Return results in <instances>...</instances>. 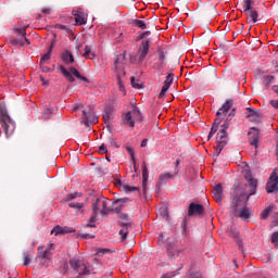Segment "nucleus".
Instances as JSON below:
<instances>
[{"instance_id":"15","label":"nucleus","mask_w":278,"mask_h":278,"mask_svg":"<svg viewBox=\"0 0 278 278\" xmlns=\"http://www.w3.org/2000/svg\"><path fill=\"white\" fill-rule=\"evenodd\" d=\"M51 233H54V236H64V233H75V229L58 225L52 229Z\"/></svg>"},{"instance_id":"27","label":"nucleus","mask_w":278,"mask_h":278,"mask_svg":"<svg viewBox=\"0 0 278 278\" xmlns=\"http://www.w3.org/2000/svg\"><path fill=\"white\" fill-rule=\"evenodd\" d=\"M52 247H53V243H51L50 248H47L43 253L39 252L38 256L41 257V260H51V255H53V253L51 252Z\"/></svg>"},{"instance_id":"12","label":"nucleus","mask_w":278,"mask_h":278,"mask_svg":"<svg viewBox=\"0 0 278 278\" xmlns=\"http://www.w3.org/2000/svg\"><path fill=\"white\" fill-rule=\"evenodd\" d=\"M248 138L251 147H255V149H257V144L260 143V130L252 127L251 131L248 132Z\"/></svg>"},{"instance_id":"54","label":"nucleus","mask_w":278,"mask_h":278,"mask_svg":"<svg viewBox=\"0 0 278 278\" xmlns=\"http://www.w3.org/2000/svg\"><path fill=\"white\" fill-rule=\"evenodd\" d=\"M41 12H42V14H51V9H49V8H43V9L41 10Z\"/></svg>"},{"instance_id":"55","label":"nucleus","mask_w":278,"mask_h":278,"mask_svg":"<svg viewBox=\"0 0 278 278\" xmlns=\"http://www.w3.org/2000/svg\"><path fill=\"white\" fill-rule=\"evenodd\" d=\"M273 79H275V76H267L266 77L267 84H271Z\"/></svg>"},{"instance_id":"23","label":"nucleus","mask_w":278,"mask_h":278,"mask_svg":"<svg viewBox=\"0 0 278 278\" xmlns=\"http://www.w3.org/2000/svg\"><path fill=\"white\" fill-rule=\"evenodd\" d=\"M168 179H175V174H170L168 172L161 174L159 177V185L164 186Z\"/></svg>"},{"instance_id":"13","label":"nucleus","mask_w":278,"mask_h":278,"mask_svg":"<svg viewBox=\"0 0 278 278\" xmlns=\"http://www.w3.org/2000/svg\"><path fill=\"white\" fill-rule=\"evenodd\" d=\"M150 45L151 41L149 39H143L141 41V48L139 49V62H144V60H147V55H149Z\"/></svg>"},{"instance_id":"1","label":"nucleus","mask_w":278,"mask_h":278,"mask_svg":"<svg viewBox=\"0 0 278 278\" xmlns=\"http://www.w3.org/2000/svg\"><path fill=\"white\" fill-rule=\"evenodd\" d=\"M233 108V100L227 99L222 108L218 109L216 113V118L212 125L211 131L208 132L207 140H212L214 134L218 131V128L222 127V129L217 132L216 140L217 146L215 147V151L213 153V157H218L220 153L223 152V149L227 147V143L229 142V134L227 132V128L231 127V121H233V116H236V109ZM231 110V112H229Z\"/></svg>"},{"instance_id":"30","label":"nucleus","mask_w":278,"mask_h":278,"mask_svg":"<svg viewBox=\"0 0 278 278\" xmlns=\"http://www.w3.org/2000/svg\"><path fill=\"white\" fill-rule=\"evenodd\" d=\"M250 217H251V213L249 212V207L243 206L242 208H240L239 218H250Z\"/></svg>"},{"instance_id":"39","label":"nucleus","mask_w":278,"mask_h":278,"mask_svg":"<svg viewBox=\"0 0 278 278\" xmlns=\"http://www.w3.org/2000/svg\"><path fill=\"white\" fill-rule=\"evenodd\" d=\"M11 45H14L15 47H23V37L17 36V38H12Z\"/></svg>"},{"instance_id":"49","label":"nucleus","mask_w":278,"mask_h":278,"mask_svg":"<svg viewBox=\"0 0 278 278\" xmlns=\"http://www.w3.org/2000/svg\"><path fill=\"white\" fill-rule=\"evenodd\" d=\"M116 203H118L119 205H123V203H129V198H122L116 200Z\"/></svg>"},{"instance_id":"29","label":"nucleus","mask_w":278,"mask_h":278,"mask_svg":"<svg viewBox=\"0 0 278 278\" xmlns=\"http://www.w3.org/2000/svg\"><path fill=\"white\" fill-rule=\"evenodd\" d=\"M242 9H243L244 14H247V12H250L251 10H253V0H243Z\"/></svg>"},{"instance_id":"32","label":"nucleus","mask_w":278,"mask_h":278,"mask_svg":"<svg viewBox=\"0 0 278 278\" xmlns=\"http://www.w3.org/2000/svg\"><path fill=\"white\" fill-rule=\"evenodd\" d=\"M240 203H242V200L240 198H233L232 202H231V208L233 210V212H238V207H240Z\"/></svg>"},{"instance_id":"37","label":"nucleus","mask_w":278,"mask_h":278,"mask_svg":"<svg viewBox=\"0 0 278 278\" xmlns=\"http://www.w3.org/2000/svg\"><path fill=\"white\" fill-rule=\"evenodd\" d=\"M271 212H273V206H268L267 208H265V210L261 213V218H262V220H266V218H268V216L270 215Z\"/></svg>"},{"instance_id":"4","label":"nucleus","mask_w":278,"mask_h":278,"mask_svg":"<svg viewBox=\"0 0 278 278\" xmlns=\"http://www.w3.org/2000/svg\"><path fill=\"white\" fill-rule=\"evenodd\" d=\"M91 203L93 214L105 216L110 212V208L108 207V205H110V200L104 197H93Z\"/></svg>"},{"instance_id":"24","label":"nucleus","mask_w":278,"mask_h":278,"mask_svg":"<svg viewBox=\"0 0 278 278\" xmlns=\"http://www.w3.org/2000/svg\"><path fill=\"white\" fill-rule=\"evenodd\" d=\"M91 53V56H90ZM83 58H85V60H94V58H97V54H94V52H92V47L90 46H85V52L83 54Z\"/></svg>"},{"instance_id":"8","label":"nucleus","mask_w":278,"mask_h":278,"mask_svg":"<svg viewBox=\"0 0 278 278\" xmlns=\"http://www.w3.org/2000/svg\"><path fill=\"white\" fill-rule=\"evenodd\" d=\"M244 178L245 181H248L250 188L245 199V202H248L249 199H251V197H253V194H256L257 192V179L253 178L251 172H247Z\"/></svg>"},{"instance_id":"10","label":"nucleus","mask_w":278,"mask_h":278,"mask_svg":"<svg viewBox=\"0 0 278 278\" xmlns=\"http://www.w3.org/2000/svg\"><path fill=\"white\" fill-rule=\"evenodd\" d=\"M205 214V206L202 204H197L194 202L190 203L188 210V216H203Z\"/></svg>"},{"instance_id":"57","label":"nucleus","mask_w":278,"mask_h":278,"mask_svg":"<svg viewBox=\"0 0 278 278\" xmlns=\"http://www.w3.org/2000/svg\"><path fill=\"white\" fill-rule=\"evenodd\" d=\"M148 142H149V139H143V140L141 141V147H142V148L147 147Z\"/></svg>"},{"instance_id":"26","label":"nucleus","mask_w":278,"mask_h":278,"mask_svg":"<svg viewBox=\"0 0 278 278\" xmlns=\"http://www.w3.org/2000/svg\"><path fill=\"white\" fill-rule=\"evenodd\" d=\"M130 224H121V227H123V229L119 230V236L122 238V240H126L127 236L129 235V227Z\"/></svg>"},{"instance_id":"17","label":"nucleus","mask_w":278,"mask_h":278,"mask_svg":"<svg viewBox=\"0 0 278 278\" xmlns=\"http://www.w3.org/2000/svg\"><path fill=\"white\" fill-rule=\"evenodd\" d=\"M74 18H75V23L76 25H86L87 20H86V13H84V11L78 10V11H74Z\"/></svg>"},{"instance_id":"45","label":"nucleus","mask_w":278,"mask_h":278,"mask_svg":"<svg viewBox=\"0 0 278 278\" xmlns=\"http://www.w3.org/2000/svg\"><path fill=\"white\" fill-rule=\"evenodd\" d=\"M96 253L97 255H105V253H110V249H98Z\"/></svg>"},{"instance_id":"33","label":"nucleus","mask_w":278,"mask_h":278,"mask_svg":"<svg viewBox=\"0 0 278 278\" xmlns=\"http://www.w3.org/2000/svg\"><path fill=\"white\" fill-rule=\"evenodd\" d=\"M112 119V110L106 109L103 114V121L105 125H110V121Z\"/></svg>"},{"instance_id":"62","label":"nucleus","mask_w":278,"mask_h":278,"mask_svg":"<svg viewBox=\"0 0 278 278\" xmlns=\"http://www.w3.org/2000/svg\"><path fill=\"white\" fill-rule=\"evenodd\" d=\"M122 218H123V220H128L129 215H127V214H123V215H122Z\"/></svg>"},{"instance_id":"56","label":"nucleus","mask_w":278,"mask_h":278,"mask_svg":"<svg viewBox=\"0 0 278 278\" xmlns=\"http://www.w3.org/2000/svg\"><path fill=\"white\" fill-rule=\"evenodd\" d=\"M40 80L42 81V86H49V81L45 80V77L40 76Z\"/></svg>"},{"instance_id":"14","label":"nucleus","mask_w":278,"mask_h":278,"mask_svg":"<svg viewBox=\"0 0 278 278\" xmlns=\"http://www.w3.org/2000/svg\"><path fill=\"white\" fill-rule=\"evenodd\" d=\"M247 111V118L250 123H262V115L257 111L251 108H248Z\"/></svg>"},{"instance_id":"60","label":"nucleus","mask_w":278,"mask_h":278,"mask_svg":"<svg viewBox=\"0 0 278 278\" xmlns=\"http://www.w3.org/2000/svg\"><path fill=\"white\" fill-rule=\"evenodd\" d=\"M142 34H143V37L147 38V36H151V30H147V31H144Z\"/></svg>"},{"instance_id":"28","label":"nucleus","mask_w":278,"mask_h":278,"mask_svg":"<svg viewBox=\"0 0 278 278\" xmlns=\"http://www.w3.org/2000/svg\"><path fill=\"white\" fill-rule=\"evenodd\" d=\"M248 18H251L253 23H257V18H260V13H257V10L252 9L250 12L245 13Z\"/></svg>"},{"instance_id":"50","label":"nucleus","mask_w":278,"mask_h":278,"mask_svg":"<svg viewBox=\"0 0 278 278\" xmlns=\"http://www.w3.org/2000/svg\"><path fill=\"white\" fill-rule=\"evenodd\" d=\"M99 151L101 154L108 153V147L105 146V143H102V146H100Z\"/></svg>"},{"instance_id":"40","label":"nucleus","mask_w":278,"mask_h":278,"mask_svg":"<svg viewBox=\"0 0 278 278\" xmlns=\"http://www.w3.org/2000/svg\"><path fill=\"white\" fill-rule=\"evenodd\" d=\"M130 84L132 86V88H136L137 90H140L143 88L142 85L138 84V80H136V77H130Z\"/></svg>"},{"instance_id":"9","label":"nucleus","mask_w":278,"mask_h":278,"mask_svg":"<svg viewBox=\"0 0 278 278\" xmlns=\"http://www.w3.org/2000/svg\"><path fill=\"white\" fill-rule=\"evenodd\" d=\"M85 126L90 127L99 122V117L91 108L83 111Z\"/></svg>"},{"instance_id":"19","label":"nucleus","mask_w":278,"mask_h":278,"mask_svg":"<svg viewBox=\"0 0 278 278\" xmlns=\"http://www.w3.org/2000/svg\"><path fill=\"white\" fill-rule=\"evenodd\" d=\"M149 182V168L147 167V164L143 163L142 165V190L146 193L147 192V184Z\"/></svg>"},{"instance_id":"18","label":"nucleus","mask_w":278,"mask_h":278,"mask_svg":"<svg viewBox=\"0 0 278 278\" xmlns=\"http://www.w3.org/2000/svg\"><path fill=\"white\" fill-rule=\"evenodd\" d=\"M213 197H214L216 203L223 202V185L222 184H218L214 187Z\"/></svg>"},{"instance_id":"22","label":"nucleus","mask_w":278,"mask_h":278,"mask_svg":"<svg viewBox=\"0 0 278 278\" xmlns=\"http://www.w3.org/2000/svg\"><path fill=\"white\" fill-rule=\"evenodd\" d=\"M15 34L17 36H21V38L23 40V47H25V45H31V41H29V39H27V33H26L25 28H16Z\"/></svg>"},{"instance_id":"34","label":"nucleus","mask_w":278,"mask_h":278,"mask_svg":"<svg viewBox=\"0 0 278 278\" xmlns=\"http://www.w3.org/2000/svg\"><path fill=\"white\" fill-rule=\"evenodd\" d=\"M97 216H99V214L92 212V215L89 218V222L86 224V227H97V225L94 224L97 223Z\"/></svg>"},{"instance_id":"38","label":"nucleus","mask_w":278,"mask_h":278,"mask_svg":"<svg viewBox=\"0 0 278 278\" xmlns=\"http://www.w3.org/2000/svg\"><path fill=\"white\" fill-rule=\"evenodd\" d=\"M23 257H24V266H29V263L31 262V256L29 251L23 252Z\"/></svg>"},{"instance_id":"58","label":"nucleus","mask_w":278,"mask_h":278,"mask_svg":"<svg viewBox=\"0 0 278 278\" xmlns=\"http://www.w3.org/2000/svg\"><path fill=\"white\" fill-rule=\"evenodd\" d=\"M137 40H147V39L144 38V35L141 33V34L137 37Z\"/></svg>"},{"instance_id":"41","label":"nucleus","mask_w":278,"mask_h":278,"mask_svg":"<svg viewBox=\"0 0 278 278\" xmlns=\"http://www.w3.org/2000/svg\"><path fill=\"white\" fill-rule=\"evenodd\" d=\"M180 226L182 229V236H186V233H188V220L186 219V217L182 219Z\"/></svg>"},{"instance_id":"20","label":"nucleus","mask_w":278,"mask_h":278,"mask_svg":"<svg viewBox=\"0 0 278 278\" xmlns=\"http://www.w3.org/2000/svg\"><path fill=\"white\" fill-rule=\"evenodd\" d=\"M61 60H62V62H64V64L68 65V64H73V62H75V56H73V53L71 51L65 50L61 54Z\"/></svg>"},{"instance_id":"61","label":"nucleus","mask_w":278,"mask_h":278,"mask_svg":"<svg viewBox=\"0 0 278 278\" xmlns=\"http://www.w3.org/2000/svg\"><path fill=\"white\" fill-rule=\"evenodd\" d=\"M191 278H202V277H201V274H192Z\"/></svg>"},{"instance_id":"36","label":"nucleus","mask_w":278,"mask_h":278,"mask_svg":"<svg viewBox=\"0 0 278 278\" xmlns=\"http://www.w3.org/2000/svg\"><path fill=\"white\" fill-rule=\"evenodd\" d=\"M166 60V54L164 51L160 50L159 51V67L162 68L164 66V62Z\"/></svg>"},{"instance_id":"52","label":"nucleus","mask_w":278,"mask_h":278,"mask_svg":"<svg viewBox=\"0 0 278 278\" xmlns=\"http://www.w3.org/2000/svg\"><path fill=\"white\" fill-rule=\"evenodd\" d=\"M54 27H55V29H63V30L68 29V27H66V25H62V24H55Z\"/></svg>"},{"instance_id":"16","label":"nucleus","mask_w":278,"mask_h":278,"mask_svg":"<svg viewBox=\"0 0 278 278\" xmlns=\"http://www.w3.org/2000/svg\"><path fill=\"white\" fill-rule=\"evenodd\" d=\"M122 123L131 128L136 127V121L134 119V115H131L130 111L122 115Z\"/></svg>"},{"instance_id":"51","label":"nucleus","mask_w":278,"mask_h":278,"mask_svg":"<svg viewBox=\"0 0 278 278\" xmlns=\"http://www.w3.org/2000/svg\"><path fill=\"white\" fill-rule=\"evenodd\" d=\"M40 70L42 71V73H51V67L45 66L42 64H40Z\"/></svg>"},{"instance_id":"21","label":"nucleus","mask_w":278,"mask_h":278,"mask_svg":"<svg viewBox=\"0 0 278 278\" xmlns=\"http://www.w3.org/2000/svg\"><path fill=\"white\" fill-rule=\"evenodd\" d=\"M54 45H55V39H52L49 46L48 52L41 56L40 64H45L46 62H49V60H51V53H53Z\"/></svg>"},{"instance_id":"48","label":"nucleus","mask_w":278,"mask_h":278,"mask_svg":"<svg viewBox=\"0 0 278 278\" xmlns=\"http://www.w3.org/2000/svg\"><path fill=\"white\" fill-rule=\"evenodd\" d=\"M134 114H136V116H138L140 122L143 121L142 113L138 109L134 110Z\"/></svg>"},{"instance_id":"35","label":"nucleus","mask_w":278,"mask_h":278,"mask_svg":"<svg viewBox=\"0 0 278 278\" xmlns=\"http://www.w3.org/2000/svg\"><path fill=\"white\" fill-rule=\"evenodd\" d=\"M51 116H53V108H48L43 110L42 113V118H45L46 121L51 118Z\"/></svg>"},{"instance_id":"25","label":"nucleus","mask_w":278,"mask_h":278,"mask_svg":"<svg viewBox=\"0 0 278 278\" xmlns=\"http://www.w3.org/2000/svg\"><path fill=\"white\" fill-rule=\"evenodd\" d=\"M123 75H125V71L122 70L121 72H117V84L121 92H124L125 94V84H123Z\"/></svg>"},{"instance_id":"31","label":"nucleus","mask_w":278,"mask_h":278,"mask_svg":"<svg viewBox=\"0 0 278 278\" xmlns=\"http://www.w3.org/2000/svg\"><path fill=\"white\" fill-rule=\"evenodd\" d=\"M132 27H138L139 29H147V23L141 20H134Z\"/></svg>"},{"instance_id":"47","label":"nucleus","mask_w":278,"mask_h":278,"mask_svg":"<svg viewBox=\"0 0 278 278\" xmlns=\"http://www.w3.org/2000/svg\"><path fill=\"white\" fill-rule=\"evenodd\" d=\"M80 237H83L85 240H90L96 238L94 235H90V233H81Z\"/></svg>"},{"instance_id":"53","label":"nucleus","mask_w":278,"mask_h":278,"mask_svg":"<svg viewBox=\"0 0 278 278\" xmlns=\"http://www.w3.org/2000/svg\"><path fill=\"white\" fill-rule=\"evenodd\" d=\"M271 108H275V110H278V100H271L269 101Z\"/></svg>"},{"instance_id":"3","label":"nucleus","mask_w":278,"mask_h":278,"mask_svg":"<svg viewBox=\"0 0 278 278\" xmlns=\"http://www.w3.org/2000/svg\"><path fill=\"white\" fill-rule=\"evenodd\" d=\"M0 114L3 116L0 119V134H5L7 138L12 136L14 134V129H16V124L10 118V115H8V110H5V106L3 104H0Z\"/></svg>"},{"instance_id":"2","label":"nucleus","mask_w":278,"mask_h":278,"mask_svg":"<svg viewBox=\"0 0 278 278\" xmlns=\"http://www.w3.org/2000/svg\"><path fill=\"white\" fill-rule=\"evenodd\" d=\"M70 266L74 271V275L84 276L94 274V268L87 261H84L77 256L70 258Z\"/></svg>"},{"instance_id":"42","label":"nucleus","mask_w":278,"mask_h":278,"mask_svg":"<svg viewBox=\"0 0 278 278\" xmlns=\"http://www.w3.org/2000/svg\"><path fill=\"white\" fill-rule=\"evenodd\" d=\"M126 151H127V153L129 154L131 161H132L134 163H136V155L134 154V148L127 146V147H126Z\"/></svg>"},{"instance_id":"11","label":"nucleus","mask_w":278,"mask_h":278,"mask_svg":"<svg viewBox=\"0 0 278 278\" xmlns=\"http://www.w3.org/2000/svg\"><path fill=\"white\" fill-rule=\"evenodd\" d=\"M174 80H175V74L168 73L166 75V79H165L164 85L159 94V99H162L164 97V94H166V92H168V88H170V86H173Z\"/></svg>"},{"instance_id":"64","label":"nucleus","mask_w":278,"mask_h":278,"mask_svg":"<svg viewBox=\"0 0 278 278\" xmlns=\"http://www.w3.org/2000/svg\"><path fill=\"white\" fill-rule=\"evenodd\" d=\"M118 64H119V62H118V58L115 60V68H116V71H118Z\"/></svg>"},{"instance_id":"43","label":"nucleus","mask_w":278,"mask_h":278,"mask_svg":"<svg viewBox=\"0 0 278 278\" xmlns=\"http://www.w3.org/2000/svg\"><path fill=\"white\" fill-rule=\"evenodd\" d=\"M177 275H179V269L174 270V271L166 273V274L163 276V278H173V277H177Z\"/></svg>"},{"instance_id":"5","label":"nucleus","mask_w":278,"mask_h":278,"mask_svg":"<svg viewBox=\"0 0 278 278\" xmlns=\"http://www.w3.org/2000/svg\"><path fill=\"white\" fill-rule=\"evenodd\" d=\"M60 72L63 77L70 81V84H74L75 77L77 79H80L81 81H85L86 84H90V80H88L87 77L80 75L79 71H77L75 67H70L68 70H66L64 65H61Z\"/></svg>"},{"instance_id":"6","label":"nucleus","mask_w":278,"mask_h":278,"mask_svg":"<svg viewBox=\"0 0 278 278\" xmlns=\"http://www.w3.org/2000/svg\"><path fill=\"white\" fill-rule=\"evenodd\" d=\"M78 199H81V193L74 192L66 195V201L68 203V207H72L76 212H84V207H86V204Z\"/></svg>"},{"instance_id":"59","label":"nucleus","mask_w":278,"mask_h":278,"mask_svg":"<svg viewBox=\"0 0 278 278\" xmlns=\"http://www.w3.org/2000/svg\"><path fill=\"white\" fill-rule=\"evenodd\" d=\"M78 108H84L81 104H77L73 106L74 112H77Z\"/></svg>"},{"instance_id":"46","label":"nucleus","mask_w":278,"mask_h":278,"mask_svg":"<svg viewBox=\"0 0 278 278\" xmlns=\"http://www.w3.org/2000/svg\"><path fill=\"white\" fill-rule=\"evenodd\" d=\"M271 242L273 244H278V231L271 235Z\"/></svg>"},{"instance_id":"63","label":"nucleus","mask_w":278,"mask_h":278,"mask_svg":"<svg viewBox=\"0 0 278 278\" xmlns=\"http://www.w3.org/2000/svg\"><path fill=\"white\" fill-rule=\"evenodd\" d=\"M180 253H184V250H176V251L174 252V255H179Z\"/></svg>"},{"instance_id":"7","label":"nucleus","mask_w":278,"mask_h":278,"mask_svg":"<svg viewBox=\"0 0 278 278\" xmlns=\"http://www.w3.org/2000/svg\"><path fill=\"white\" fill-rule=\"evenodd\" d=\"M265 190L268 194L278 192V168H275L269 176Z\"/></svg>"},{"instance_id":"44","label":"nucleus","mask_w":278,"mask_h":278,"mask_svg":"<svg viewBox=\"0 0 278 278\" xmlns=\"http://www.w3.org/2000/svg\"><path fill=\"white\" fill-rule=\"evenodd\" d=\"M124 190H126L127 192H136V190H138V187H134V186H125Z\"/></svg>"}]
</instances>
